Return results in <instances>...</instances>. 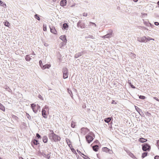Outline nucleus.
Instances as JSON below:
<instances>
[{
  "label": "nucleus",
  "instance_id": "nucleus-3",
  "mask_svg": "<svg viewBox=\"0 0 159 159\" xmlns=\"http://www.w3.org/2000/svg\"><path fill=\"white\" fill-rule=\"evenodd\" d=\"M31 107L33 111L35 113H36L39 108L40 106L38 105H36L34 103L31 104Z\"/></svg>",
  "mask_w": 159,
  "mask_h": 159
},
{
  "label": "nucleus",
  "instance_id": "nucleus-39",
  "mask_svg": "<svg viewBox=\"0 0 159 159\" xmlns=\"http://www.w3.org/2000/svg\"><path fill=\"white\" fill-rule=\"evenodd\" d=\"M154 23L155 25H159V23L158 22H155Z\"/></svg>",
  "mask_w": 159,
  "mask_h": 159
},
{
  "label": "nucleus",
  "instance_id": "nucleus-20",
  "mask_svg": "<svg viewBox=\"0 0 159 159\" xmlns=\"http://www.w3.org/2000/svg\"><path fill=\"white\" fill-rule=\"evenodd\" d=\"M66 140L68 145L69 146H70L71 145V143L70 140L67 138H66Z\"/></svg>",
  "mask_w": 159,
  "mask_h": 159
},
{
  "label": "nucleus",
  "instance_id": "nucleus-52",
  "mask_svg": "<svg viewBox=\"0 0 159 159\" xmlns=\"http://www.w3.org/2000/svg\"><path fill=\"white\" fill-rule=\"evenodd\" d=\"M85 14H84V16H85Z\"/></svg>",
  "mask_w": 159,
  "mask_h": 159
},
{
  "label": "nucleus",
  "instance_id": "nucleus-1",
  "mask_svg": "<svg viewBox=\"0 0 159 159\" xmlns=\"http://www.w3.org/2000/svg\"><path fill=\"white\" fill-rule=\"evenodd\" d=\"M49 137L52 141L55 142L59 141L61 139V137L54 134L53 131H52L51 133L49 134Z\"/></svg>",
  "mask_w": 159,
  "mask_h": 159
},
{
  "label": "nucleus",
  "instance_id": "nucleus-17",
  "mask_svg": "<svg viewBox=\"0 0 159 159\" xmlns=\"http://www.w3.org/2000/svg\"><path fill=\"white\" fill-rule=\"evenodd\" d=\"M98 145H95L93 147V149L94 151L97 152L98 150Z\"/></svg>",
  "mask_w": 159,
  "mask_h": 159
},
{
  "label": "nucleus",
  "instance_id": "nucleus-28",
  "mask_svg": "<svg viewBox=\"0 0 159 159\" xmlns=\"http://www.w3.org/2000/svg\"><path fill=\"white\" fill-rule=\"evenodd\" d=\"M75 122L73 121L71 123V126L72 127L74 128H75Z\"/></svg>",
  "mask_w": 159,
  "mask_h": 159
},
{
  "label": "nucleus",
  "instance_id": "nucleus-11",
  "mask_svg": "<svg viewBox=\"0 0 159 159\" xmlns=\"http://www.w3.org/2000/svg\"><path fill=\"white\" fill-rule=\"evenodd\" d=\"M66 0H61L60 2V5L62 7L65 6L66 4Z\"/></svg>",
  "mask_w": 159,
  "mask_h": 159
},
{
  "label": "nucleus",
  "instance_id": "nucleus-25",
  "mask_svg": "<svg viewBox=\"0 0 159 159\" xmlns=\"http://www.w3.org/2000/svg\"><path fill=\"white\" fill-rule=\"evenodd\" d=\"M148 155V153L147 152H144L142 153V157L143 158L147 156Z\"/></svg>",
  "mask_w": 159,
  "mask_h": 159
},
{
  "label": "nucleus",
  "instance_id": "nucleus-23",
  "mask_svg": "<svg viewBox=\"0 0 159 159\" xmlns=\"http://www.w3.org/2000/svg\"><path fill=\"white\" fill-rule=\"evenodd\" d=\"M111 120V118L110 117H108L107 118H105L104 120L105 122H106L107 123H108L109 122H110V121Z\"/></svg>",
  "mask_w": 159,
  "mask_h": 159
},
{
  "label": "nucleus",
  "instance_id": "nucleus-35",
  "mask_svg": "<svg viewBox=\"0 0 159 159\" xmlns=\"http://www.w3.org/2000/svg\"><path fill=\"white\" fill-rule=\"evenodd\" d=\"M0 5L3 6L4 5V3L3 2L1 1H0Z\"/></svg>",
  "mask_w": 159,
  "mask_h": 159
},
{
  "label": "nucleus",
  "instance_id": "nucleus-34",
  "mask_svg": "<svg viewBox=\"0 0 159 159\" xmlns=\"http://www.w3.org/2000/svg\"><path fill=\"white\" fill-rule=\"evenodd\" d=\"M147 39H148V41H150V40H154V39H152V38H151L150 37H148V38H147Z\"/></svg>",
  "mask_w": 159,
  "mask_h": 159
},
{
  "label": "nucleus",
  "instance_id": "nucleus-49",
  "mask_svg": "<svg viewBox=\"0 0 159 159\" xmlns=\"http://www.w3.org/2000/svg\"><path fill=\"white\" fill-rule=\"evenodd\" d=\"M158 5L159 6V1H158L157 2Z\"/></svg>",
  "mask_w": 159,
  "mask_h": 159
},
{
  "label": "nucleus",
  "instance_id": "nucleus-26",
  "mask_svg": "<svg viewBox=\"0 0 159 159\" xmlns=\"http://www.w3.org/2000/svg\"><path fill=\"white\" fill-rule=\"evenodd\" d=\"M44 157L45 158H46L48 159H49L50 157V155L49 154H47V155L44 154Z\"/></svg>",
  "mask_w": 159,
  "mask_h": 159
},
{
  "label": "nucleus",
  "instance_id": "nucleus-53",
  "mask_svg": "<svg viewBox=\"0 0 159 159\" xmlns=\"http://www.w3.org/2000/svg\"><path fill=\"white\" fill-rule=\"evenodd\" d=\"M85 14H84V16H85Z\"/></svg>",
  "mask_w": 159,
  "mask_h": 159
},
{
  "label": "nucleus",
  "instance_id": "nucleus-42",
  "mask_svg": "<svg viewBox=\"0 0 159 159\" xmlns=\"http://www.w3.org/2000/svg\"><path fill=\"white\" fill-rule=\"evenodd\" d=\"M112 104H116V102H115V101L114 100H113L112 102Z\"/></svg>",
  "mask_w": 159,
  "mask_h": 159
},
{
  "label": "nucleus",
  "instance_id": "nucleus-41",
  "mask_svg": "<svg viewBox=\"0 0 159 159\" xmlns=\"http://www.w3.org/2000/svg\"><path fill=\"white\" fill-rule=\"evenodd\" d=\"M131 85V86L132 88H135V87L132 84H131L130 85Z\"/></svg>",
  "mask_w": 159,
  "mask_h": 159
},
{
  "label": "nucleus",
  "instance_id": "nucleus-7",
  "mask_svg": "<svg viewBox=\"0 0 159 159\" xmlns=\"http://www.w3.org/2000/svg\"><path fill=\"white\" fill-rule=\"evenodd\" d=\"M86 138L88 143H90L93 139L92 136L89 135L86 136Z\"/></svg>",
  "mask_w": 159,
  "mask_h": 159
},
{
  "label": "nucleus",
  "instance_id": "nucleus-4",
  "mask_svg": "<svg viewBox=\"0 0 159 159\" xmlns=\"http://www.w3.org/2000/svg\"><path fill=\"white\" fill-rule=\"evenodd\" d=\"M142 146V150L144 151H149L150 150L151 148L150 146L146 143L143 144Z\"/></svg>",
  "mask_w": 159,
  "mask_h": 159
},
{
  "label": "nucleus",
  "instance_id": "nucleus-5",
  "mask_svg": "<svg viewBox=\"0 0 159 159\" xmlns=\"http://www.w3.org/2000/svg\"><path fill=\"white\" fill-rule=\"evenodd\" d=\"M63 78H67L68 77V72L67 68H63Z\"/></svg>",
  "mask_w": 159,
  "mask_h": 159
},
{
  "label": "nucleus",
  "instance_id": "nucleus-38",
  "mask_svg": "<svg viewBox=\"0 0 159 159\" xmlns=\"http://www.w3.org/2000/svg\"><path fill=\"white\" fill-rule=\"evenodd\" d=\"M155 159H159V156H156L155 157Z\"/></svg>",
  "mask_w": 159,
  "mask_h": 159
},
{
  "label": "nucleus",
  "instance_id": "nucleus-48",
  "mask_svg": "<svg viewBox=\"0 0 159 159\" xmlns=\"http://www.w3.org/2000/svg\"><path fill=\"white\" fill-rule=\"evenodd\" d=\"M12 117H16V116H14V115H12Z\"/></svg>",
  "mask_w": 159,
  "mask_h": 159
},
{
  "label": "nucleus",
  "instance_id": "nucleus-27",
  "mask_svg": "<svg viewBox=\"0 0 159 159\" xmlns=\"http://www.w3.org/2000/svg\"><path fill=\"white\" fill-rule=\"evenodd\" d=\"M43 30L44 31H47V26L45 24H43Z\"/></svg>",
  "mask_w": 159,
  "mask_h": 159
},
{
  "label": "nucleus",
  "instance_id": "nucleus-44",
  "mask_svg": "<svg viewBox=\"0 0 159 159\" xmlns=\"http://www.w3.org/2000/svg\"><path fill=\"white\" fill-rule=\"evenodd\" d=\"M133 56H134V57H136V55L135 54H134V53H133Z\"/></svg>",
  "mask_w": 159,
  "mask_h": 159
},
{
  "label": "nucleus",
  "instance_id": "nucleus-31",
  "mask_svg": "<svg viewBox=\"0 0 159 159\" xmlns=\"http://www.w3.org/2000/svg\"><path fill=\"white\" fill-rule=\"evenodd\" d=\"M35 18L36 19H37L38 20H40L39 17V16L37 15L36 14L34 16Z\"/></svg>",
  "mask_w": 159,
  "mask_h": 159
},
{
  "label": "nucleus",
  "instance_id": "nucleus-2",
  "mask_svg": "<svg viewBox=\"0 0 159 159\" xmlns=\"http://www.w3.org/2000/svg\"><path fill=\"white\" fill-rule=\"evenodd\" d=\"M49 108L48 107L46 106L42 110V115L45 118H46L47 115L48 114Z\"/></svg>",
  "mask_w": 159,
  "mask_h": 159
},
{
  "label": "nucleus",
  "instance_id": "nucleus-56",
  "mask_svg": "<svg viewBox=\"0 0 159 159\" xmlns=\"http://www.w3.org/2000/svg\"><path fill=\"white\" fill-rule=\"evenodd\" d=\"M33 54H34V55H35V54L34 53H33Z\"/></svg>",
  "mask_w": 159,
  "mask_h": 159
},
{
  "label": "nucleus",
  "instance_id": "nucleus-33",
  "mask_svg": "<svg viewBox=\"0 0 159 159\" xmlns=\"http://www.w3.org/2000/svg\"><path fill=\"white\" fill-rule=\"evenodd\" d=\"M139 97V98L141 99H144L145 98V96H142V95L140 96Z\"/></svg>",
  "mask_w": 159,
  "mask_h": 159
},
{
  "label": "nucleus",
  "instance_id": "nucleus-15",
  "mask_svg": "<svg viewBox=\"0 0 159 159\" xmlns=\"http://www.w3.org/2000/svg\"><path fill=\"white\" fill-rule=\"evenodd\" d=\"M111 34H107L105 35L102 36V38L103 39H105V38H108L109 37H111Z\"/></svg>",
  "mask_w": 159,
  "mask_h": 159
},
{
  "label": "nucleus",
  "instance_id": "nucleus-32",
  "mask_svg": "<svg viewBox=\"0 0 159 159\" xmlns=\"http://www.w3.org/2000/svg\"><path fill=\"white\" fill-rule=\"evenodd\" d=\"M84 156L83 157V158H84L85 159H90V158L87 156H86V155H84Z\"/></svg>",
  "mask_w": 159,
  "mask_h": 159
},
{
  "label": "nucleus",
  "instance_id": "nucleus-30",
  "mask_svg": "<svg viewBox=\"0 0 159 159\" xmlns=\"http://www.w3.org/2000/svg\"><path fill=\"white\" fill-rule=\"evenodd\" d=\"M39 65L42 68V67H43V64L42 61L41 60H40V61H39Z\"/></svg>",
  "mask_w": 159,
  "mask_h": 159
},
{
  "label": "nucleus",
  "instance_id": "nucleus-45",
  "mask_svg": "<svg viewBox=\"0 0 159 159\" xmlns=\"http://www.w3.org/2000/svg\"><path fill=\"white\" fill-rule=\"evenodd\" d=\"M134 2H136L138 1V0H133Z\"/></svg>",
  "mask_w": 159,
  "mask_h": 159
},
{
  "label": "nucleus",
  "instance_id": "nucleus-46",
  "mask_svg": "<svg viewBox=\"0 0 159 159\" xmlns=\"http://www.w3.org/2000/svg\"><path fill=\"white\" fill-rule=\"evenodd\" d=\"M90 37H91V38H92V39H93V38H93V36H92V35L91 36H90Z\"/></svg>",
  "mask_w": 159,
  "mask_h": 159
},
{
  "label": "nucleus",
  "instance_id": "nucleus-14",
  "mask_svg": "<svg viewBox=\"0 0 159 159\" xmlns=\"http://www.w3.org/2000/svg\"><path fill=\"white\" fill-rule=\"evenodd\" d=\"M50 65L46 64L43 66V67H42V69H45L46 68H49L50 67Z\"/></svg>",
  "mask_w": 159,
  "mask_h": 159
},
{
  "label": "nucleus",
  "instance_id": "nucleus-54",
  "mask_svg": "<svg viewBox=\"0 0 159 159\" xmlns=\"http://www.w3.org/2000/svg\"><path fill=\"white\" fill-rule=\"evenodd\" d=\"M87 14H86L85 15V16H87Z\"/></svg>",
  "mask_w": 159,
  "mask_h": 159
},
{
  "label": "nucleus",
  "instance_id": "nucleus-55",
  "mask_svg": "<svg viewBox=\"0 0 159 159\" xmlns=\"http://www.w3.org/2000/svg\"><path fill=\"white\" fill-rule=\"evenodd\" d=\"M33 54H34V55H35V54L34 53H33Z\"/></svg>",
  "mask_w": 159,
  "mask_h": 159
},
{
  "label": "nucleus",
  "instance_id": "nucleus-29",
  "mask_svg": "<svg viewBox=\"0 0 159 159\" xmlns=\"http://www.w3.org/2000/svg\"><path fill=\"white\" fill-rule=\"evenodd\" d=\"M135 107L137 111L139 112L141 111V110L138 107L135 106Z\"/></svg>",
  "mask_w": 159,
  "mask_h": 159
},
{
  "label": "nucleus",
  "instance_id": "nucleus-37",
  "mask_svg": "<svg viewBox=\"0 0 159 159\" xmlns=\"http://www.w3.org/2000/svg\"><path fill=\"white\" fill-rule=\"evenodd\" d=\"M77 151L79 153V154H80L81 155H84V154H83L80 151H78V150H77Z\"/></svg>",
  "mask_w": 159,
  "mask_h": 159
},
{
  "label": "nucleus",
  "instance_id": "nucleus-24",
  "mask_svg": "<svg viewBox=\"0 0 159 159\" xmlns=\"http://www.w3.org/2000/svg\"><path fill=\"white\" fill-rule=\"evenodd\" d=\"M63 27L64 29H66L68 27V26L67 24L64 23L63 25Z\"/></svg>",
  "mask_w": 159,
  "mask_h": 159
},
{
  "label": "nucleus",
  "instance_id": "nucleus-43",
  "mask_svg": "<svg viewBox=\"0 0 159 159\" xmlns=\"http://www.w3.org/2000/svg\"><path fill=\"white\" fill-rule=\"evenodd\" d=\"M90 23H91L93 25H94L95 26H96V25L94 23L92 22H90Z\"/></svg>",
  "mask_w": 159,
  "mask_h": 159
},
{
  "label": "nucleus",
  "instance_id": "nucleus-9",
  "mask_svg": "<svg viewBox=\"0 0 159 159\" xmlns=\"http://www.w3.org/2000/svg\"><path fill=\"white\" fill-rule=\"evenodd\" d=\"M60 39L62 40L64 42L66 43L67 40L66 39V36L65 35H62L60 36Z\"/></svg>",
  "mask_w": 159,
  "mask_h": 159
},
{
  "label": "nucleus",
  "instance_id": "nucleus-12",
  "mask_svg": "<svg viewBox=\"0 0 159 159\" xmlns=\"http://www.w3.org/2000/svg\"><path fill=\"white\" fill-rule=\"evenodd\" d=\"M39 143L38 140H37L35 139H33L32 140L31 142V145L32 146L34 145H37Z\"/></svg>",
  "mask_w": 159,
  "mask_h": 159
},
{
  "label": "nucleus",
  "instance_id": "nucleus-47",
  "mask_svg": "<svg viewBox=\"0 0 159 159\" xmlns=\"http://www.w3.org/2000/svg\"><path fill=\"white\" fill-rule=\"evenodd\" d=\"M19 159H24L22 157H20L19 158Z\"/></svg>",
  "mask_w": 159,
  "mask_h": 159
},
{
  "label": "nucleus",
  "instance_id": "nucleus-36",
  "mask_svg": "<svg viewBox=\"0 0 159 159\" xmlns=\"http://www.w3.org/2000/svg\"><path fill=\"white\" fill-rule=\"evenodd\" d=\"M36 136L38 138V139L40 138H41L40 136L38 134H36Z\"/></svg>",
  "mask_w": 159,
  "mask_h": 159
},
{
  "label": "nucleus",
  "instance_id": "nucleus-21",
  "mask_svg": "<svg viewBox=\"0 0 159 159\" xmlns=\"http://www.w3.org/2000/svg\"><path fill=\"white\" fill-rule=\"evenodd\" d=\"M25 59L26 61H29L30 60L31 58L30 56L28 55H27L26 56Z\"/></svg>",
  "mask_w": 159,
  "mask_h": 159
},
{
  "label": "nucleus",
  "instance_id": "nucleus-13",
  "mask_svg": "<svg viewBox=\"0 0 159 159\" xmlns=\"http://www.w3.org/2000/svg\"><path fill=\"white\" fill-rule=\"evenodd\" d=\"M147 141V139L143 138H140L139 139V141L141 143H144Z\"/></svg>",
  "mask_w": 159,
  "mask_h": 159
},
{
  "label": "nucleus",
  "instance_id": "nucleus-10",
  "mask_svg": "<svg viewBox=\"0 0 159 159\" xmlns=\"http://www.w3.org/2000/svg\"><path fill=\"white\" fill-rule=\"evenodd\" d=\"M51 32L54 34H57V32L55 28L54 27H52V28H50Z\"/></svg>",
  "mask_w": 159,
  "mask_h": 159
},
{
  "label": "nucleus",
  "instance_id": "nucleus-16",
  "mask_svg": "<svg viewBox=\"0 0 159 159\" xmlns=\"http://www.w3.org/2000/svg\"><path fill=\"white\" fill-rule=\"evenodd\" d=\"M102 151L106 152H109L110 150L107 147H104L102 148Z\"/></svg>",
  "mask_w": 159,
  "mask_h": 159
},
{
  "label": "nucleus",
  "instance_id": "nucleus-6",
  "mask_svg": "<svg viewBox=\"0 0 159 159\" xmlns=\"http://www.w3.org/2000/svg\"><path fill=\"white\" fill-rule=\"evenodd\" d=\"M77 26L78 27H80L81 28H84L85 27V23L81 21H80L78 22L77 24Z\"/></svg>",
  "mask_w": 159,
  "mask_h": 159
},
{
  "label": "nucleus",
  "instance_id": "nucleus-51",
  "mask_svg": "<svg viewBox=\"0 0 159 159\" xmlns=\"http://www.w3.org/2000/svg\"><path fill=\"white\" fill-rule=\"evenodd\" d=\"M0 159H2V158H0Z\"/></svg>",
  "mask_w": 159,
  "mask_h": 159
},
{
  "label": "nucleus",
  "instance_id": "nucleus-19",
  "mask_svg": "<svg viewBox=\"0 0 159 159\" xmlns=\"http://www.w3.org/2000/svg\"><path fill=\"white\" fill-rule=\"evenodd\" d=\"M0 109L3 111H5V108L2 104L0 103Z\"/></svg>",
  "mask_w": 159,
  "mask_h": 159
},
{
  "label": "nucleus",
  "instance_id": "nucleus-22",
  "mask_svg": "<svg viewBox=\"0 0 159 159\" xmlns=\"http://www.w3.org/2000/svg\"><path fill=\"white\" fill-rule=\"evenodd\" d=\"M4 24L5 25L8 27H9V26L10 25V23L7 20L6 21L4 22Z\"/></svg>",
  "mask_w": 159,
  "mask_h": 159
},
{
  "label": "nucleus",
  "instance_id": "nucleus-50",
  "mask_svg": "<svg viewBox=\"0 0 159 159\" xmlns=\"http://www.w3.org/2000/svg\"><path fill=\"white\" fill-rule=\"evenodd\" d=\"M69 89H68V91L69 92Z\"/></svg>",
  "mask_w": 159,
  "mask_h": 159
},
{
  "label": "nucleus",
  "instance_id": "nucleus-18",
  "mask_svg": "<svg viewBox=\"0 0 159 159\" xmlns=\"http://www.w3.org/2000/svg\"><path fill=\"white\" fill-rule=\"evenodd\" d=\"M48 138L46 136H44L43 137V140L44 143H47L48 142Z\"/></svg>",
  "mask_w": 159,
  "mask_h": 159
},
{
  "label": "nucleus",
  "instance_id": "nucleus-40",
  "mask_svg": "<svg viewBox=\"0 0 159 159\" xmlns=\"http://www.w3.org/2000/svg\"><path fill=\"white\" fill-rule=\"evenodd\" d=\"M154 98L156 99L157 101H158L159 102V99H158V98H157L156 97H154Z\"/></svg>",
  "mask_w": 159,
  "mask_h": 159
},
{
  "label": "nucleus",
  "instance_id": "nucleus-8",
  "mask_svg": "<svg viewBox=\"0 0 159 159\" xmlns=\"http://www.w3.org/2000/svg\"><path fill=\"white\" fill-rule=\"evenodd\" d=\"M141 39V40H139V39H138V40L140 42L146 43L148 42V39L145 36L142 37Z\"/></svg>",
  "mask_w": 159,
  "mask_h": 159
}]
</instances>
